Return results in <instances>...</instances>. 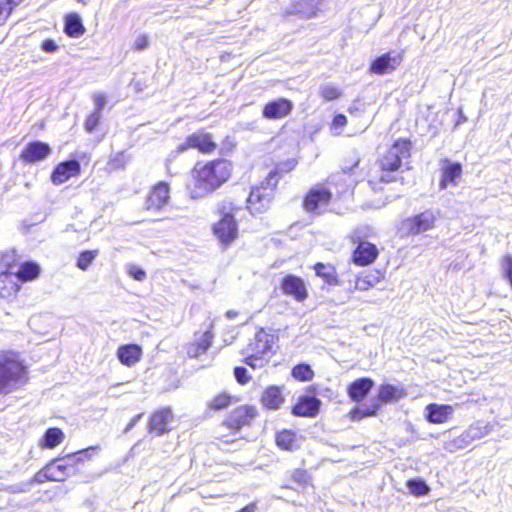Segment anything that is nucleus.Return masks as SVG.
Listing matches in <instances>:
<instances>
[{"label": "nucleus", "instance_id": "37", "mask_svg": "<svg viewBox=\"0 0 512 512\" xmlns=\"http://www.w3.org/2000/svg\"><path fill=\"white\" fill-rule=\"evenodd\" d=\"M379 412L378 404H373L372 402L363 408L356 407L350 410L349 417L352 421H359L364 418L374 417Z\"/></svg>", "mask_w": 512, "mask_h": 512}, {"label": "nucleus", "instance_id": "21", "mask_svg": "<svg viewBox=\"0 0 512 512\" xmlns=\"http://www.w3.org/2000/svg\"><path fill=\"white\" fill-rule=\"evenodd\" d=\"M321 407V400L315 396H299L291 407V413L297 417L313 418L318 415Z\"/></svg>", "mask_w": 512, "mask_h": 512}, {"label": "nucleus", "instance_id": "28", "mask_svg": "<svg viewBox=\"0 0 512 512\" xmlns=\"http://www.w3.org/2000/svg\"><path fill=\"white\" fill-rule=\"evenodd\" d=\"M275 443L280 450L293 452L300 448V436L295 430L282 429L275 434Z\"/></svg>", "mask_w": 512, "mask_h": 512}, {"label": "nucleus", "instance_id": "41", "mask_svg": "<svg viewBox=\"0 0 512 512\" xmlns=\"http://www.w3.org/2000/svg\"><path fill=\"white\" fill-rule=\"evenodd\" d=\"M435 220V214L431 210L418 214V233L431 229L434 226Z\"/></svg>", "mask_w": 512, "mask_h": 512}, {"label": "nucleus", "instance_id": "15", "mask_svg": "<svg viewBox=\"0 0 512 512\" xmlns=\"http://www.w3.org/2000/svg\"><path fill=\"white\" fill-rule=\"evenodd\" d=\"M280 289L284 295L292 297L297 302H304L309 296L304 280L293 274L285 275L281 279Z\"/></svg>", "mask_w": 512, "mask_h": 512}, {"label": "nucleus", "instance_id": "9", "mask_svg": "<svg viewBox=\"0 0 512 512\" xmlns=\"http://www.w3.org/2000/svg\"><path fill=\"white\" fill-rule=\"evenodd\" d=\"M1 264L3 270L0 272V298L7 302H13L21 290V284L14 279L13 274L17 260L14 257H11L10 260L3 258Z\"/></svg>", "mask_w": 512, "mask_h": 512}, {"label": "nucleus", "instance_id": "57", "mask_svg": "<svg viewBox=\"0 0 512 512\" xmlns=\"http://www.w3.org/2000/svg\"><path fill=\"white\" fill-rule=\"evenodd\" d=\"M389 179H385L384 177H381V181H388Z\"/></svg>", "mask_w": 512, "mask_h": 512}, {"label": "nucleus", "instance_id": "40", "mask_svg": "<svg viewBox=\"0 0 512 512\" xmlns=\"http://www.w3.org/2000/svg\"><path fill=\"white\" fill-rule=\"evenodd\" d=\"M21 0H0V26L4 25Z\"/></svg>", "mask_w": 512, "mask_h": 512}, {"label": "nucleus", "instance_id": "53", "mask_svg": "<svg viewBox=\"0 0 512 512\" xmlns=\"http://www.w3.org/2000/svg\"><path fill=\"white\" fill-rule=\"evenodd\" d=\"M218 444H230L233 443L236 438L229 439L226 435H220L216 437Z\"/></svg>", "mask_w": 512, "mask_h": 512}, {"label": "nucleus", "instance_id": "47", "mask_svg": "<svg viewBox=\"0 0 512 512\" xmlns=\"http://www.w3.org/2000/svg\"><path fill=\"white\" fill-rule=\"evenodd\" d=\"M347 123V117L342 113H338L334 115L330 126L332 129H343L347 125Z\"/></svg>", "mask_w": 512, "mask_h": 512}, {"label": "nucleus", "instance_id": "23", "mask_svg": "<svg viewBox=\"0 0 512 512\" xmlns=\"http://www.w3.org/2000/svg\"><path fill=\"white\" fill-rule=\"evenodd\" d=\"M284 387L279 385H268L260 396V403L268 410H279L285 403Z\"/></svg>", "mask_w": 512, "mask_h": 512}, {"label": "nucleus", "instance_id": "35", "mask_svg": "<svg viewBox=\"0 0 512 512\" xmlns=\"http://www.w3.org/2000/svg\"><path fill=\"white\" fill-rule=\"evenodd\" d=\"M129 157L125 151H119L109 156L106 167L109 172L122 171L126 168Z\"/></svg>", "mask_w": 512, "mask_h": 512}, {"label": "nucleus", "instance_id": "43", "mask_svg": "<svg viewBox=\"0 0 512 512\" xmlns=\"http://www.w3.org/2000/svg\"><path fill=\"white\" fill-rule=\"evenodd\" d=\"M234 377L238 384L246 385L252 379V376L248 373L247 369L243 366H236L233 369Z\"/></svg>", "mask_w": 512, "mask_h": 512}, {"label": "nucleus", "instance_id": "18", "mask_svg": "<svg viewBox=\"0 0 512 512\" xmlns=\"http://www.w3.org/2000/svg\"><path fill=\"white\" fill-rule=\"evenodd\" d=\"M293 102L287 98H276L266 102L262 107V117L267 120H279L289 116L293 110Z\"/></svg>", "mask_w": 512, "mask_h": 512}, {"label": "nucleus", "instance_id": "50", "mask_svg": "<svg viewBox=\"0 0 512 512\" xmlns=\"http://www.w3.org/2000/svg\"><path fill=\"white\" fill-rule=\"evenodd\" d=\"M93 101L95 104V108L92 112H98V114L102 113V110L106 104V97L102 93H97L93 95Z\"/></svg>", "mask_w": 512, "mask_h": 512}, {"label": "nucleus", "instance_id": "32", "mask_svg": "<svg viewBox=\"0 0 512 512\" xmlns=\"http://www.w3.org/2000/svg\"><path fill=\"white\" fill-rule=\"evenodd\" d=\"M64 32L70 38H80L86 32L79 14L71 12L65 15Z\"/></svg>", "mask_w": 512, "mask_h": 512}, {"label": "nucleus", "instance_id": "10", "mask_svg": "<svg viewBox=\"0 0 512 512\" xmlns=\"http://www.w3.org/2000/svg\"><path fill=\"white\" fill-rule=\"evenodd\" d=\"M191 149L197 150L202 155H211L217 151L218 144L211 133L200 129L189 134L177 147V152L183 153Z\"/></svg>", "mask_w": 512, "mask_h": 512}, {"label": "nucleus", "instance_id": "7", "mask_svg": "<svg viewBox=\"0 0 512 512\" xmlns=\"http://www.w3.org/2000/svg\"><path fill=\"white\" fill-rule=\"evenodd\" d=\"M349 241L355 245L351 254V261L358 267H366L373 264L379 256L377 246L364 240V235L359 228L354 229L348 236Z\"/></svg>", "mask_w": 512, "mask_h": 512}, {"label": "nucleus", "instance_id": "1", "mask_svg": "<svg viewBox=\"0 0 512 512\" xmlns=\"http://www.w3.org/2000/svg\"><path fill=\"white\" fill-rule=\"evenodd\" d=\"M233 175V162L218 157L211 160L197 162L190 170L187 188L193 199H200L214 193Z\"/></svg>", "mask_w": 512, "mask_h": 512}, {"label": "nucleus", "instance_id": "48", "mask_svg": "<svg viewBox=\"0 0 512 512\" xmlns=\"http://www.w3.org/2000/svg\"><path fill=\"white\" fill-rule=\"evenodd\" d=\"M128 274L137 281H143L146 278V272L136 265H132L128 268Z\"/></svg>", "mask_w": 512, "mask_h": 512}, {"label": "nucleus", "instance_id": "46", "mask_svg": "<svg viewBox=\"0 0 512 512\" xmlns=\"http://www.w3.org/2000/svg\"><path fill=\"white\" fill-rule=\"evenodd\" d=\"M502 270L504 277L508 280L512 287V256H505L502 261Z\"/></svg>", "mask_w": 512, "mask_h": 512}, {"label": "nucleus", "instance_id": "17", "mask_svg": "<svg viewBox=\"0 0 512 512\" xmlns=\"http://www.w3.org/2000/svg\"><path fill=\"white\" fill-rule=\"evenodd\" d=\"M402 62V56L395 52H386L370 62L369 72L375 75L392 73Z\"/></svg>", "mask_w": 512, "mask_h": 512}, {"label": "nucleus", "instance_id": "36", "mask_svg": "<svg viewBox=\"0 0 512 512\" xmlns=\"http://www.w3.org/2000/svg\"><path fill=\"white\" fill-rule=\"evenodd\" d=\"M291 376L298 382H309L315 377V372L309 364L299 363L291 369Z\"/></svg>", "mask_w": 512, "mask_h": 512}, {"label": "nucleus", "instance_id": "45", "mask_svg": "<svg viewBox=\"0 0 512 512\" xmlns=\"http://www.w3.org/2000/svg\"><path fill=\"white\" fill-rule=\"evenodd\" d=\"M416 229V219L414 218H408L401 222L398 231L401 234V236L413 234Z\"/></svg>", "mask_w": 512, "mask_h": 512}, {"label": "nucleus", "instance_id": "33", "mask_svg": "<svg viewBox=\"0 0 512 512\" xmlns=\"http://www.w3.org/2000/svg\"><path fill=\"white\" fill-rule=\"evenodd\" d=\"M446 165L442 169V177L440 181V189H446L449 184L456 185V180L462 174V166L460 163H450L445 161Z\"/></svg>", "mask_w": 512, "mask_h": 512}, {"label": "nucleus", "instance_id": "31", "mask_svg": "<svg viewBox=\"0 0 512 512\" xmlns=\"http://www.w3.org/2000/svg\"><path fill=\"white\" fill-rule=\"evenodd\" d=\"M453 407L450 405L429 404L425 409L426 419L431 423H444L453 414Z\"/></svg>", "mask_w": 512, "mask_h": 512}, {"label": "nucleus", "instance_id": "16", "mask_svg": "<svg viewBox=\"0 0 512 512\" xmlns=\"http://www.w3.org/2000/svg\"><path fill=\"white\" fill-rule=\"evenodd\" d=\"M214 340V325L209 323L207 329L199 334L194 333V339L186 345V352L190 358H197L205 354L212 346Z\"/></svg>", "mask_w": 512, "mask_h": 512}, {"label": "nucleus", "instance_id": "38", "mask_svg": "<svg viewBox=\"0 0 512 512\" xmlns=\"http://www.w3.org/2000/svg\"><path fill=\"white\" fill-rule=\"evenodd\" d=\"M99 446H90L84 449H81L77 452L69 454L71 459L74 460L75 466L77 470L79 471V468L81 465H83L85 462L90 461L93 456L98 452Z\"/></svg>", "mask_w": 512, "mask_h": 512}, {"label": "nucleus", "instance_id": "27", "mask_svg": "<svg viewBox=\"0 0 512 512\" xmlns=\"http://www.w3.org/2000/svg\"><path fill=\"white\" fill-rule=\"evenodd\" d=\"M405 394L406 393L403 388H399L391 384H382L380 385L377 396L372 403L378 404L380 411L384 404L398 401L403 398Z\"/></svg>", "mask_w": 512, "mask_h": 512}, {"label": "nucleus", "instance_id": "12", "mask_svg": "<svg viewBox=\"0 0 512 512\" xmlns=\"http://www.w3.org/2000/svg\"><path fill=\"white\" fill-rule=\"evenodd\" d=\"M174 420L171 407H160L151 412L147 420V431L155 436H162L172 430L170 424Z\"/></svg>", "mask_w": 512, "mask_h": 512}, {"label": "nucleus", "instance_id": "6", "mask_svg": "<svg viewBox=\"0 0 512 512\" xmlns=\"http://www.w3.org/2000/svg\"><path fill=\"white\" fill-rule=\"evenodd\" d=\"M337 185L333 177H328L324 182L317 183L303 195L302 208L310 215L318 216L325 213L333 201L334 195L327 185Z\"/></svg>", "mask_w": 512, "mask_h": 512}, {"label": "nucleus", "instance_id": "11", "mask_svg": "<svg viewBox=\"0 0 512 512\" xmlns=\"http://www.w3.org/2000/svg\"><path fill=\"white\" fill-rule=\"evenodd\" d=\"M258 411L255 406L243 404L235 407L222 420V425L226 427L231 434H237L242 428L250 426L257 417Z\"/></svg>", "mask_w": 512, "mask_h": 512}, {"label": "nucleus", "instance_id": "13", "mask_svg": "<svg viewBox=\"0 0 512 512\" xmlns=\"http://www.w3.org/2000/svg\"><path fill=\"white\" fill-rule=\"evenodd\" d=\"M77 472L75 462L69 454L53 459L43 468L46 480H64L66 477L75 476Z\"/></svg>", "mask_w": 512, "mask_h": 512}, {"label": "nucleus", "instance_id": "51", "mask_svg": "<svg viewBox=\"0 0 512 512\" xmlns=\"http://www.w3.org/2000/svg\"><path fill=\"white\" fill-rule=\"evenodd\" d=\"M149 45L148 37L146 35H140L133 44V49L141 51L147 48Z\"/></svg>", "mask_w": 512, "mask_h": 512}, {"label": "nucleus", "instance_id": "42", "mask_svg": "<svg viewBox=\"0 0 512 512\" xmlns=\"http://www.w3.org/2000/svg\"><path fill=\"white\" fill-rule=\"evenodd\" d=\"M320 96L323 101H334L342 96V91L336 86L326 85L320 88Z\"/></svg>", "mask_w": 512, "mask_h": 512}, {"label": "nucleus", "instance_id": "55", "mask_svg": "<svg viewBox=\"0 0 512 512\" xmlns=\"http://www.w3.org/2000/svg\"><path fill=\"white\" fill-rule=\"evenodd\" d=\"M296 472L298 474V476H295L296 480H305L308 477L306 470L299 469Z\"/></svg>", "mask_w": 512, "mask_h": 512}, {"label": "nucleus", "instance_id": "22", "mask_svg": "<svg viewBox=\"0 0 512 512\" xmlns=\"http://www.w3.org/2000/svg\"><path fill=\"white\" fill-rule=\"evenodd\" d=\"M374 387V381L369 377H361L350 382L346 387L349 399L355 403L363 402Z\"/></svg>", "mask_w": 512, "mask_h": 512}, {"label": "nucleus", "instance_id": "25", "mask_svg": "<svg viewBox=\"0 0 512 512\" xmlns=\"http://www.w3.org/2000/svg\"><path fill=\"white\" fill-rule=\"evenodd\" d=\"M315 275L328 287H336L341 284V278L337 267L331 263L316 262L313 265Z\"/></svg>", "mask_w": 512, "mask_h": 512}, {"label": "nucleus", "instance_id": "49", "mask_svg": "<svg viewBox=\"0 0 512 512\" xmlns=\"http://www.w3.org/2000/svg\"><path fill=\"white\" fill-rule=\"evenodd\" d=\"M41 49L47 53H54L59 49V45L54 39L47 38L41 42Z\"/></svg>", "mask_w": 512, "mask_h": 512}, {"label": "nucleus", "instance_id": "54", "mask_svg": "<svg viewBox=\"0 0 512 512\" xmlns=\"http://www.w3.org/2000/svg\"><path fill=\"white\" fill-rule=\"evenodd\" d=\"M427 492L426 482H418V495L424 494Z\"/></svg>", "mask_w": 512, "mask_h": 512}, {"label": "nucleus", "instance_id": "2", "mask_svg": "<svg viewBox=\"0 0 512 512\" xmlns=\"http://www.w3.org/2000/svg\"><path fill=\"white\" fill-rule=\"evenodd\" d=\"M295 165L294 160L278 163L263 181L251 188L246 199V209L251 215L264 214L270 209L279 180L291 172Z\"/></svg>", "mask_w": 512, "mask_h": 512}, {"label": "nucleus", "instance_id": "19", "mask_svg": "<svg viewBox=\"0 0 512 512\" xmlns=\"http://www.w3.org/2000/svg\"><path fill=\"white\" fill-rule=\"evenodd\" d=\"M51 153L50 146L42 141H32L25 145L19 154L24 164H34L45 160Z\"/></svg>", "mask_w": 512, "mask_h": 512}, {"label": "nucleus", "instance_id": "14", "mask_svg": "<svg viewBox=\"0 0 512 512\" xmlns=\"http://www.w3.org/2000/svg\"><path fill=\"white\" fill-rule=\"evenodd\" d=\"M170 200V185L166 181H158L152 185L145 197V209L147 211L159 212Z\"/></svg>", "mask_w": 512, "mask_h": 512}, {"label": "nucleus", "instance_id": "4", "mask_svg": "<svg viewBox=\"0 0 512 512\" xmlns=\"http://www.w3.org/2000/svg\"><path fill=\"white\" fill-rule=\"evenodd\" d=\"M240 206L232 200L218 203L216 213L219 219L211 225V232L223 250H227L240 236L236 214Z\"/></svg>", "mask_w": 512, "mask_h": 512}, {"label": "nucleus", "instance_id": "34", "mask_svg": "<svg viewBox=\"0 0 512 512\" xmlns=\"http://www.w3.org/2000/svg\"><path fill=\"white\" fill-rule=\"evenodd\" d=\"M64 439L65 434L62 429L58 427H49L44 432L39 445L44 449H53L60 445Z\"/></svg>", "mask_w": 512, "mask_h": 512}, {"label": "nucleus", "instance_id": "20", "mask_svg": "<svg viewBox=\"0 0 512 512\" xmlns=\"http://www.w3.org/2000/svg\"><path fill=\"white\" fill-rule=\"evenodd\" d=\"M80 174V163L77 160H68L60 162L54 167L50 179L54 185H61Z\"/></svg>", "mask_w": 512, "mask_h": 512}, {"label": "nucleus", "instance_id": "3", "mask_svg": "<svg viewBox=\"0 0 512 512\" xmlns=\"http://www.w3.org/2000/svg\"><path fill=\"white\" fill-rule=\"evenodd\" d=\"M279 334V329L259 327L241 350L242 362L253 370L265 367L277 353Z\"/></svg>", "mask_w": 512, "mask_h": 512}, {"label": "nucleus", "instance_id": "30", "mask_svg": "<svg viewBox=\"0 0 512 512\" xmlns=\"http://www.w3.org/2000/svg\"><path fill=\"white\" fill-rule=\"evenodd\" d=\"M16 268L13 270V274L20 284L36 280L41 272L40 266L33 261L17 263Z\"/></svg>", "mask_w": 512, "mask_h": 512}, {"label": "nucleus", "instance_id": "5", "mask_svg": "<svg viewBox=\"0 0 512 512\" xmlns=\"http://www.w3.org/2000/svg\"><path fill=\"white\" fill-rule=\"evenodd\" d=\"M28 380L27 369L15 353L0 355V394H7Z\"/></svg>", "mask_w": 512, "mask_h": 512}, {"label": "nucleus", "instance_id": "29", "mask_svg": "<svg viewBox=\"0 0 512 512\" xmlns=\"http://www.w3.org/2000/svg\"><path fill=\"white\" fill-rule=\"evenodd\" d=\"M384 279V272L378 269L359 273L355 277L354 289L358 291H367L373 288Z\"/></svg>", "mask_w": 512, "mask_h": 512}, {"label": "nucleus", "instance_id": "26", "mask_svg": "<svg viewBox=\"0 0 512 512\" xmlns=\"http://www.w3.org/2000/svg\"><path fill=\"white\" fill-rule=\"evenodd\" d=\"M116 355L122 365L132 367L141 360L143 350L138 344H124L117 348Z\"/></svg>", "mask_w": 512, "mask_h": 512}, {"label": "nucleus", "instance_id": "24", "mask_svg": "<svg viewBox=\"0 0 512 512\" xmlns=\"http://www.w3.org/2000/svg\"><path fill=\"white\" fill-rule=\"evenodd\" d=\"M238 399L233 396L230 392L222 390L214 394L205 403V412L208 415H213L217 412L228 409Z\"/></svg>", "mask_w": 512, "mask_h": 512}, {"label": "nucleus", "instance_id": "39", "mask_svg": "<svg viewBox=\"0 0 512 512\" xmlns=\"http://www.w3.org/2000/svg\"><path fill=\"white\" fill-rule=\"evenodd\" d=\"M99 250L93 249V250H84L79 253L76 261V266L82 270L86 271L90 265L93 263V261L98 257Z\"/></svg>", "mask_w": 512, "mask_h": 512}, {"label": "nucleus", "instance_id": "44", "mask_svg": "<svg viewBox=\"0 0 512 512\" xmlns=\"http://www.w3.org/2000/svg\"><path fill=\"white\" fill-rule=\"evenodd\" d=\"M101 114L98 112H91L85 119L84 128L87 132H93L100 124Z\"/></svg>", "mask_w": 512, "mask_h": 512}, {"label": "nucleus", "instance_id": "8", "mask_svg": "<svg viewBox=\"0 0 512 512\" xmlns=\"http://www.w3.org/2000/svg\"><path fill=\"white\" fill-rule=\"evenodd\" d=\"M411 157V142L405 139L395 141L386 153L379 159V167L382 172L397 171L402 162Z\"/></svg>", "mask_w": 512, "mask_h": 512}, {"label": "nucleus", "instance_id": "52", "mask_svg": "<svg viewBox=\"0 0 512 512\" xmlns=\"http://www.w3.org/2000/svg\"><path fill=\"white\" fill-rule=\"evenodd\" d=\"M258 510V505L256 501L250 502L243 506L242 508L238 509L235 512H256Z\"/></svg>", "mask_w": 512, "mask_h": 512}, {"label": "nucleus", "instance_id": "56", "mask_svg": "<svg viewBox=\"0 0 512 512\" xmlns=\"http://www.w3.org/2000/svg\"><path fill=\"white\" fill-rule=\"evenodd\" d=\"M409 488L412 492L416 491V481L408 482Z\"/></svg>", "mask_w": 512, "mask_h": 512}]
</instances>
